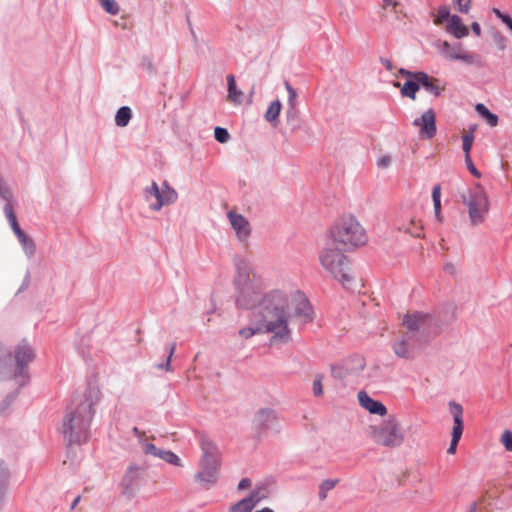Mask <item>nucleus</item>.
<instances>
[{"label":"nucleus","instance_id":"obj_35","mask_svg":"<svg viewBox=\"0 0 512 512\" xmlns=\"http://www.w3.org/2000/svg\"><path fill=\"white\" fill-rule=\"evenodd\" d=\"M141 447L146 455H151L157 458H160V454L163 451L162 449L157 448L154 444L147 441L142 442Z\"/></svg>","mask_w":512,"mask_h":512},{"label":"nucleus","instance_id":"obj_43","mask_svg":"<svg viewBox=\"0 0 512 512\" xmlns=\"http://www.w3.org/2000/svg\"><path fill=\"white\" fill-rule=\"evenodd\" d=\"M458 7V11L461 13H469L471 8V0H452Z\"/></svg>","mask_w":512,"mask_h":512},{"label":"nucleus","instance_id":"obj_22","mask_svg":"<svg viewBox=\"0 0 512 512\" xmlns=\"http://www.w3.org/2000/svg\"><path fill=\"white\" fill-rule=\"evenodd\" d=\"M260 500L261 496L259 492L254 491L248 497L231 506L230 512H252Z\"/></svg>","mask_w":512,"mask_h":512},{"label":"nucleus","instance_id":"obj_14","mask_svg":"<svg viewBox=\"0 0 512 512\" xmlns=\"http://www.w3.org/2000/svg\"><path fill=\"white\" fill-rule=\"evenodd\" d=\"M448 407L450 414L453 417L454 424L451 431V442L447 449V453L449 455H454L456 453L457 445L461 439L464 428L463 407L455 401H450L448 403Z\"/></svg>","mask_w":512,"mask_h":512},{"label":"nucleus","instance_id":"obj_13","mask_svg":"<svg viewBox=\"0 0 512 512\" xmlns=\"http://www.w3.org/2000/svg\"><path fill=\"white\" fill-rule=\"evenodd\" d=\"M149 196H153L156 199V203L150 205V208L155 211L160 210L164 205L174 203L178 198L177 192L167 182H164L161 188L156 182H152L150 188L146 190V198L149 199Z\"/></svg>","mask_w":512,"mask_h":512},{"label":"nucleus","instance_id":"obj_30","mask_svg":"<svg viewBox=\"0 0 512 512\" xmlns=\"http://www.w3.org/2000/svg\"><path fill=\"white\" fill-rule=\"evenodd\" d=\"M441 188L439 185L434 186L432 191L433 205H434V215L437 221L441 222L443 220L441 214Z\"/></svg>","mask_w":512,"mask_h":512},{"label":"nucleus","instance_id":"obj_31","mask_svg":"<svg viewBox=\"0 0 512 512\" xmlns=\"http://www.w3.org/2000/svg\"><path fill=\"white\" fill-rule=\"evenodd\" d=\"M20 244L22 245L25 253L28 256H32L35 253L36 247L34 241L26 235L24 232L17 236Z\"/></svg>","mask_w":512,"mask_h":512},{"label":"nucleus","instance_id":"obj_52","mask_svg":"<svg viewBox=\"0 0 512 512\" xmlns=\"http://www.w3.org/2000/svg\"><path fill=\"white\" fill-rule=\"evenodd\" d=\"M133 433L138 437L140 444L146 441V434L144 431H140L137 427H134Z\"/></svg>","mask_w":512,"mask_h":512},{"label":"nucleus","instance_id":"obj_27","mask_svg":"<svg viewBox=\"0 0 512 512\" xmlns=\"http://www.w3.org/2000/svg\"><path fill=\"white\" fill-rule=\"evenodd\" d=\"M131 117V109L127 106H123L117 111L115 115V123L119 127H125L128 125Z\"/></svg>","mask_w":512,"mask_h":512},{"label":"nucleus","instance_id":"obj_57","mask_svg":"<svg viewBox=\"0 0 512 512\" xmlns=\"http://www.w3.org/2000/svg\"><path fill=\"white\" fill-rule=\"evenodd\" d=\"M255 512H275V511L270 507H263L261 509L256 510Z\"/></svg>","mask_w":512,"mask_h":512},{"label":"nucleus","instance_id":"obj_10","mask_svg":"<svg viewBox=\"0 0 512 512\" xmlns=\"http://www.w3.org/2000/svg\"><path fill=\"white\" fill-rule=\"evenodd\" d=\"M231 235L241 245L247 246L253 233V227L250 220L236 210H230L226 214Z\"/></svg>","mask_w":512,"mask_h":512},{"label":"nucleus","instance_id":"obj_6","mask_svg":"<svg viewBox=\"0 0 512 512\" xmlns=\"http://www.w3.org/2000/svg\"><path fill=\"white\" fill-rule=\"evenodd\" d=\"M368 435L379 446L400 447L405 441V431L395 415H391L379 424L368 427Z\"/></svg>","mask_w":512,"mask_h":512},{"label":"nucleus","instance_id":"obj_23","mask_svg":"<svg viewBox=\"0 0 512 512\" xmlns=\"http://www.w3.org/2000/svg\"><path fill=\"white\" fill-rule=\"evenodd\" d=\"M446 31L458 39L464 38L469 34L468 28L462 24L460 17L457 15H452L449 18Z\"/></svg>","mask_w":512,"mask_h":512},{"label":"nucleus","instance_id":"obj_26","mask_svg":"<svg viewBox=\"0 0 512 512\" xmlns=\"http://www.w3.org/2000/svg\"><path fill=\"white\" fill-rule=\"evenodd\" d=\"M395 87H400L401 95L403 97L410 98L411 100L416 99V93L420 88V82H416L415 80H406L405 83L401 86L399 82L394 83Z\"/></svg>","mask_w":512,"mask_h":512},{"label":"nucleus","instance_id":"obj_33","mask_svg":"<svg viewBox=\"0 0 512 512\" xmlns=\"http://www.w3.org/2000/svg\"><path fill=\"white\" fill-rule=\"evenodd\" d=\"M102 8L111 15H117L120 11V6L115 0H99Z\"/></svg>","mask_w":512,"mask_h":512},{"label":"nucleus","instance_id":"obj_24","mask_svg":"<svg viewBox=\"0 0 512 512\" xmlns=\"http://www.w3.org/2000/svg\"><path fill=\"white\" fill-rule=\"evenodd\" d=\"M419 82L422 87H424L428 92H430L436 97L440 96L445 89L444 86L440 85V81L438 79L430 77L425 72L423 75H420Z\"/></svg>","mask_w":512,"mask_h":512},{"label":"nucleus","instance_id":"obj_29","mask_svg":"<svg viewBox=\"0 0 512 512\" xmlns=\"http://www.w3.org/2000/svg\"><path fill=\"white\" fill-rule=\"evenodd\" d=\"M285 88L288 93V104L290 107V109H288L286 111V117H287V120H289L294 115L293 110L296 105V99H297L298 94H297L296 90L287 82L285 83Z\"/></svg>","mask_w":512,"mask_h":512},{"label":"nucleus","instance_id":"obj_7","mask_svg":"<svg viewBox=\"0 0 512 512\" xmlns=\"http://www.w3.org/2000/svg\"><path fill=\"white\" fill-rule=\"evenodd\" d=\"M460 196L467 208L470 224L472 226L483 224L490 210V201L485 188L476 183L463 190Z\"/></svg>","mask_w":512,"mask_h":512},{"label":"nucleus","instance_id":"obj_1","mask_svg":"<svg viewBox=\"0 0 512 512\" xmlns=\"http://www.w3.org/2000/svg\"><path fill=\"white\" fill-rule=\"evenodd\" d=\"M229 281L232 304L239 310L251 312L248 323L239 329V336L248 340L270 333L275 342L287 341L291 314V299L287 292L273 289L263 293L249 261L238 255L231 259Z\"/></svg>","mask_w":512,"mask_h":512},{"label":"nucleus","instance_id":"obj_36","mask_svg":"<svg viewBox=\"0 0 512 512\" xmlns=\"http://www.w3.org/2000/svg\"><path fill=\"white\" fill-rule=\"evenodd\" d=\"M451 17L450 15V11L448 9V7L446 6H441L439 7L438 11H437V16L434 20V23L436 25H440L443 23V21L445 20H448L449 21V18Z\"/></svg>","mask_w":512,"mask_h":512},{"label":"nucleus","instance_id":"obj_47","mask_svg":"<svg viewBox=\"0 0 512 512\" xmlns=\"http://www.w3.org/2000/svg\"><path fill=\"white\" fill-rule=\"evenodd\" d=\"M175 348H176V345L175 344H172L171 347H170V350H169V354H168V357H167V361H166V364L164 366V368L167 370V371H170L171 370V358H172V355L175 351Z\"/></svg>","mask_w":512,"mask_h":512},{"label":"nucleus","instance_id":"obj_15","mask_svg":"<svg viewBox=\"0 0 512 512\" xmlns=\"http://www.w3.org/2000/svg\"><path fill=\"white\" fill-rule=\"evenodd\" d=\"M226 80V101H228L231 106L236 109L249 106L252 103V96L247 95L240 87H238L233 75L227 76Z\"/></svg>","mask_w":512,"mask_h":512},{"label":"nucleus","instance_id":"obj_32","mask_svg":"<svg viewBox=\"0 0 512 512\" xmlns=\"http://www.w3.org/2000/svg\"><path fill=\"white\" fill-rule=\"evenodd\" d=\"M161 460L165 461L168 464L174 465V466H182L181 459L172 451L170 450H163L160 454Z\"/></svg>","mask_w":512,"mask_h":512},{"label":"nucleus","instance_id":"obj_16","mask_svg":"<svg viewBox=\"0 0 512 512\" xmlns=\"http://www.w3.org/2000/svg\"><path fill=\"white\" fill-rule=\"evenodd\" d=\"M413 125L419 128V134L431 139L436 134V115L433 109H426L420 117L413 121Z\"/></svg>","mask_w":512,"mask_h":512},{"label":"nucleus","instance_id":"obj_40","mask_svg":"<svg viewBox=\"0 0 512 512\" xmlns=\"http://www.w3.org/2000/svg\"><path fill=\"white\" fill-rule=\"evenodd\" d=\"M474 141V136L472 133H467L463 135V151L465 152V156L470 155V150L472 148Z\"/></svg>","mask_w":512,"mask_h":512},{"label":"nucleus","instance_id":"obj_42","mask_svg":"<svg viewBox=\"0 0 512 512\" xmlns=\"http://www.w3.org/2000/svg\"><path fill=\"white\" fill-rule=\"evenodd\" d=\"M501 443L508 451H512V432L505 430L501 436Z\"/></svg>","mask_w":512,"mask_h":512},{"label":"nucleus","instance_id":"obj_50","mask_svg":"<svg viewBox=\"0 0 512 512\" xmlns=\"http://www.w3.org/2000/svg\"><path fill=\"white\" fill-rule=\"evenodd\" d=\"M252 485V482L249 478H243L239 483H238V489L239 490H246L248 488H250Z\"/></svg>","mask_w":512,"mask_h":512},{"label":"nucleus","instance_id":"obj_20","mask_svg":"<svg viewBox=\"0 0 512 512\" xmlns=\"http://www.w3.org/2000/svg\"><path fill=\"white\" fill-rule=\"evenodd\" d=\"M283 109L280 99H274L268 103L263 118L270 127L276 129L280 126V115Z\"/></svg>","mask_w":512,"mask_h":512},{"label":"nucleus","instance_id":"obj_19","mask_svg":"<svg viewBox=\"0 0 512 512\" xmlns=\"http://www.w3.org/2000/svg\"><path fill=\"white\" fill-rule=\"evenodd\" d=\"M357 398L360 406L366 411H368L370 414H374L381 417L387 415L388 411L386 406L382 402L370 397L367 392L359 391L357 394Z\"/></svg>","mask_w":512,"mask_h":512},{"label":"nucleus","instance_id":"obj_8","mask_svg":"<svg viewBox=\"0 0 512 512\" xmlns=\"http://www.w3.org/2000/svg\"><path fill=\"white\" fill-rule=\"evenodd\" d=\"M447 324L422 311L408 312L402 318V325L410 333L435 334Z\"/></svg>","mask_w":512,"mask_h":512},{"label":"nucleus","instance_id":"obj_17","mask_svg":"<svg viewBox=\"0 0 512 512\" xmlns=\"http://www.w3.org/2000/svg\"><path fill=\"white\" fill-rule=\"evenodd\" d=\"M14 359L16 362V377H24V370L34 359V352L32 348L26 344H19L14 350Z\"/></svg>","mask_w":512,"mask_h":512},{"label":"nucleus","instance_id":"obj_18","mask_svg":"<svg viewBox=\"0 0 512 512\" xmlns=\"http://www.w3.org/2000/svg\"><path fill=\"white\" fill-rule=\"evenodd\" d=\"M393 351L400 358H409L413 349L412 335L409 332L399 333L392 344Z\"/></svg>","mask_w":512,"mask_h":512},{"label":"nucleus","instance_id":"obj_2","mask_svg":"<svg viewBox=\"0 0 512 512\" xmlns=\"http://www.w3.org/2000/svg\"><path fill=\"white\" fill-rule=\"evenodd\" d=\"M345 252L349 251L325 237V242L318 253V262L324 272L338 281L343 288L353 289L356 277Z\"/></svg>","mask_w":512,"mask_h":512},{"label":"nucleus","instance_id":"obj_39","mask_svg":"<svg viewBox=\"0 0 512 512\" xmlns=\"http://www.w3.org/2000/svg\"><path fill=\"white\" fill-rule=\"evenodd\" d=\"M399 74L403 77L406 78V80H412V81H416V82H419L420 81V75H423L424 72L422 71H418V72H412V71H409V70H406V69H400L399 70Z\"/></svg>","mask_w":512,"mask_h":512},{"label":"nucleus","instance_id":"obj_34","mask_svg":"<svg viewBox=\"0 0 512 512\" xmlns=\"http://www.w3.org/2000/svg\"><path fill=\"white\" fill-rule=\"evenodd\" d=\"M338 483L337 479H327L324 480L319 487V495L321 499H325L327 496V492L332 490Z\"/></svg>","mask_w":512,"mask_h":512},{"label":"nucleus","instance_id":"obj_5","mask_svg":"<svg viewBox=\"0 0 512 512\" xmlns=\"http://www.w3.org/2000/svg\"><path fill=\"white\" fill-rule=\"evenodd\" d=\"M203 456L199 463V471L194 480L202 488L209 489L218 480L221 469V453L213 442L202 441Z\"/></svg>","mask_w":512,"mask_h":512},{"label":"nucleus","instance_id":"obj_46","mask_svg":"<svg viewBox=\"0 0 512 512\" xmlns=\"http://www.w3.org/2000/svg\"><path fill=\"white\" fill-rule=\"evenodd\" d=\"M12 401H13V399L9 397L2 402V404L0 405V415L7 414L8 407L10 406Z\"/></svg>","mask_w":512,"mask_h":512},{"label":"nucleus","instance_id":"obj_54","mask_svg":"<svg viewBox=\"0 0 512 512\" xmlns=\"http://www.w3.org/2000/svg\"><path fill=\"white\" fill-rule=\"evenodd\" d=\"M471 29L473 31V33L476 35V36H480L481 34V28H480V25L477 23V22H473L471 24Z\"/></svg>","mask_w":512,"mask_h":512},{"label":"nucleus","instance_id":"obj_37","mask_svg":"<svg viewBox=\"0 0 512 512\" xmlns=\"http://www.w3.org/2000/svg\"><path fill=\"white\" fill-rule=\"evenodd\" d=\"M434 487L431 483L424 484L420 489L417 490V494L424 500H430L433 496Z\"/></svg>","mask_w":512,"mask_h":512},{"label":"nucleus","instance_id":"obj_28","mask_svg":"<svg viewBox=\"0 0 512 512\" xmlns=\"http://www.w3.org/2000/svg\"><path fill=\"white\" fill-rule=\"evenodd\" d=\"M476 111L485 119V121L491 126L495 127L498 124V117L493 114L484 104H477Z\"/></svg>","mask_w":512,"mask_h":512},{"label":"nucleus","instance_id":"obj_25","mask_svg":"<svg viewBox=\"0 0 512 512\" xmlns=\"http://www.w3.org/2000/svg\"><path fill=\"white\" fill-rule=\"evenodd\" d=\"M397 229L400 232L409 234L410 236L421 237L423 228H422L421 223L418 220H416L415 218H411L407 221H403L402 223H399Z\"/></svg>","mask_w":512,"mask_h":512},{"label":"nucleus","instance_id":"obj_11","mask_svg":"<svg viewBox=\"0 0 512 512\" xmlns=\"http://www.w3.org/2000/svg\"><path fill=\"white\" fill-rule=\"evenodd\" d=\"M366 366L365 359L361 355H353L342 362L332 366V376L343 380L360 376Z\"/></svg>","mask_w":512,"mask_h":512},{"label":"nucleus","instance_id":"obj_49","mask_svg":"<svg viewBox=\"0 0 512 512\" xmlns=\"http://www.w3.org/2000/svg\"><path fill=\"white\" fill-rule=\"evenodd\" d=\"M0 197H2L3 199L7 200L8 202L11 199V192H10V190L7 187L2 186L1 184H0Z\"/></svg>","mask_w":512,"mask_h":512},{"label":"nucleus","instance_id":"obj_9","mask_svg":"<svg viewBox=\"0 0 512 512\" xmlns=\"http://www.w3.org/2000/svg\"><path fill=\"white\" fill-rule=\"evenodd\" d=\"M279 420L276 412L270 408H261L255 412L251 420V438L260 441L268 430L277 429Z\"/></svg>","mask_w":512,"mask_h":512},{"label":"nucleus","instance_id":"obj_55","mask_svg":"<svg viewBox=\"0 0 512 512\" xmlns=\"http://www.w3.org/2000/svg\"><path fill=\"white\" fill-rule=\"evenodd\" d=\"M381 63L384 65V67L387 69V70H392L393 66H392V63L390 60L388 59H382L381 60Z\"/></svg>","mask_w":512,"mask_h":512},{"label":"nucleus","instance_id":"obj_51","mask_svg":"<svg viewBox=\"0 0 512 512\" xmlns=\"http://www.w3.org/2000/svg\"><path fill=\"white\" fill-rule=\"evenodd\" d=\"M10 225H11V228L13 230V232L15 233L16 236L22 234L24 231L19 227V224L17 222V219L15 220H12L9 222Z\"/></svg>","mask_w":512,"mask_h":512},{"label":"nucleus","instance_id":"obj_4","mask_svg":"<svg viewBox=\"0 0 512 512\" xmlns=\"http://www.w3.org/2000/svg\"><path fill=\"white\" fill-rule=\"evenodd\" d=\"M93 417L92 403L86 398L73 401L67 409L62 424V433L69 444L86 441Z\"/></svg>","mask_w":512,"mask_h":512},{"label":"nucleus","instance_id":"obj_38","mask_svg":"<svg viewBox=\"0 0 512 512\" xmlns=\"http://www.w3.org/2000/svg\"><path fill=\"white\" fill-rule=\"evenodd\" d=\"M323 375H316L313 380V393L316 397H320L323 395Z\"/></svg>","mask_w":512,"mask_h":512},{"label":"nucleus","instance_id":"obj_48","mask_svg":"<svg viewBox=\"0 0 512 512\" xmlns=\"http://www.w3.org/2000/svg\"><path fill=\"white\" fill-rule=\"evenodd\" d=\"M224 128L223 127H216L215 128V138L218 142L224 143Z\"/></svg>","mask_w":512,"mask_h":512},{"label":"nucleus","instance_id":"obj_44","mask_svg":"<svg viewBox=\"0 0 512 512\" xmlns=\"http://www.w3.org/2000/svg\"><path fill=\"white\" fill-rule=\"evenodd\" d=\"M465 163H466L467 169L472 173V175H474L477 178L481 177V173L474 166L470 155L465 156Z\"/></svg>","mask_w":512,"mask_h":512},{"label":"nucleus","instance_id":"obj_21","mask_svg":"<svg viewBox=\"0 0 512 512\" xmlns=\"http://www.w3.org/2000/svg\"><path fill=\"white\" fill-rule=\"evenodd\" d=\"M291 299L290 309H292L293 305H295V312L298 317L302 319L304 322H309L312 320L313 311L309 302L302 296L293 297L289 293H287ZM292 312V310H290ZM292 313L290 314V316Z\"/></svg>","mask_w":512,"mask_h":512},{"label":"nucleus","instance_id":"obj_3","mask_svg":"<svg viewBox=\"0 0 512 512\" xmlns=\"http://www.w3.org/2000/svg\"><path fill=\"white\" fill-rule=\"evenodd\" d=\"M325 237L348 251H354L368 242L366 229L352 213L341 215L326 231Z\"/></svg>","mask_w":512,"mask_h":512},{"label":"nucleus","instance_id":"obj_45","mask_svg":"<svg viewBox=\"0 0 512 512\" xmlns=\"http://www.w3.org/2000/svg\"><path fill=\"white\" fill-rule=\"evenodd\" d=\"M4 212H5V215H6V217H7L9 222L12 221V220L17 219L15 213L13 212V208H12V205L10 204V202H8L5 205Z\"/></svg>","mask_w":512,"mask_h":512},{"label":"nucleus","instance_id":"obj_53","mask_svg":"<svg viewBox=\"0 0 512 512\" xmlns=\"http://www.w3.org/2000/svg\"><path fill=\"white\" fill-rule=\"evenodd\" d=\"M493 12L496 14V16L498 18H500L506 25H508V20H512L510 16L506 15V14H503L500 10L498 9H493Z\"/></svg>","mask_w":512,"mask_h":512},{"label":"nucleus","instance_id":"obj_56","mask_svg":"<svg viewBox=\"0 0 512 512\" xmlns=\"http://www.w3.org/2000/svg\"><path fill=\"white\" fill-rule=\"evenodd\" d=\"M383 3H384L385 7H387V6L396 7L397 6V2L395 0H383Z\"/></svg>","mask_w":512,"mask_h":512},{"label":"nucleus","instance_id":"obj_41","mask_svg":"<svg viewBox=\"0 0 512 512\" xmlns=\"http://www.w3.org/2000/svg\"><path fill=\"white\" fill-rule=\"evenodd\" d=\"M393 162L392 156L388 154H384L378 157L377 159V166L380 169H388Z\"/></svg>","mask_w":512,"mask_h":512},{"label":"nucleus","instance_id":"obj_58","mask_svg":"<svg viewBox=\"0 0 512 512\" xmlns=\"http://www.w3.org/2000/svg\"><path fill=\"white\" fill-rule=\"evenodd\" d=\"M80 501V496H77L71 504V509H74Z\"/></svg>","mask_w":512,"mask_h":512},{"label":"nucleus","instance_id":"obj_12","mask_svg":"<svg viewBox=\"0 0 512 512\" xmlns=\"http://www.w3.org/2000/svg\"><path fill=\"white\" fill-rule=\"evenodd\" d=\"M442 57L449 61H462L465 64L477 65L480 63V56L464 50L460 44L452 45L448 41H441L436 44Z\"/></svg>","mask_w":512,"mask_h":512}]
</instances>
